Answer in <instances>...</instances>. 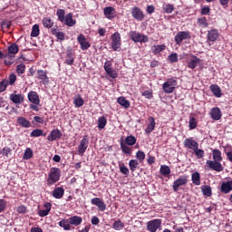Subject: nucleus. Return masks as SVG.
Masks as SVG:
<instances>
[{
    "label": "nucleus",
    "mask_w": 232,
    "mask_h": 232,
    "mask_svg": "<svg viewBox=\"0 0 232 232\" xmlns=\"http://www.w3.org/2000/svg\"><path fill=\"white\" fill-rule=\"evenodd\" d=\"M212 157L213 160H207L206 166L209 169H212L213 171H218V173H220V171H224V167L222 166V151H220L218 149H215L212 150Z\"/></svg>",
    "instance_id": "obj_1"
},
{
    "label": "nucleus",
    "mask_w": 232,
    "mask_h": 232,
    "mask_svg": "<svg viewBox=\"0 0 232 232\" xmlns=\"http://www.w3.org/2000/svg\"><path fill=\"white\" fill-rule=\"evenodd\" d=\"M60 179H61V169L52 168L47 179L48 186H52L53 184L59 182Z\"/></svg>",
    "instance_id": "obj_2"
},
{
    "label": "nucleus",
    "mask_w": 232,
    "mask_h": 232,
    "mask_svg": "<svg viewBox=\"0 0 232 232\" xmlns=\"http://www.w3.org/2000/svg\"><path fill=\"white\" fill-rule=\"evenodd\" d=\"M129 37L133 43H148V41H150L148 35L142 34L137 31H130L129 33Z\"/></svg>",
    "instance_id": "obj_3"
},
{
    "label": "nucleus",
    "mask_w": 232,
    "mask_h": 232,
    "mask_svg": "<svg viewBox=\"0 0 232 232\" xmlns=\"http://www.w3.org/2000/svg\"><path fill=\"white\" fill-rule=\"evenodd\" d=\"M178 82L175 78L168 79L162 85L163 92L165 93H173L175 92V88H177Z\"/></svg>",
    "instance_id": "obj_4"
},
{
    "label": "nucleus",
    "mask_w": 232,
    "mask_h": 232,
    "mask_svg": "<svg viewBox=\"0 0 232 232\" xmlns=\"http://www.w3.org/2000/svg\"><path fill=\"white\" fill-rule=\"evenodd\" d=\"M188 179H189V177L188 175H183V176L179 177V179H177L176 180H174V182L172 184L173 191L175 193H177V191H179V189H180V187L186 186L188 182Z\"/></svg>",
    "instance_id": "obj_5"
},
{
    "label": "nucleus",
    "mask_w": 232,
    "mask_h": 232,
    "mask_svg": "<svg viewBox=\"0 0 232 232\" xmlns=\"http://www.w3.org/2000/svg\"><path fill=\"white\" fill-rule=\"evenodd\" d=\"M188 39H191V33H189V31H179L174 37V41L178 46L182 44V41H186Z\"/></svg>",
    "instance_id": "obj_6"
},
{
    "label": "nucleus",
    "mask_w": 232,
    "mask_h": 232,
    "mask_svg": "<svg viewBox=\"0 0 232 232\" xmlns=\"http://www.w3.org/2000/svg\"><path fill=\"white\" fill-rule=\"evenodd\" d=\"M103 68H104L107 75H109V77H111V79H117V77H119L117 71H115L113 68H111V61H106L104 63Z\"/></svg>",
    "instance_id": "obj_7"
},
{
    "label": "nucleus",
    "mask_w": 232,
    "mask_h": 232,
    "mask_svg": "<svg viewBox=\"0 0 232 232\" xmlns=\"http://www.w3.org/2000/svg\"><path fill=\"white\" fill-rule=\"evenodd\" d=\"M111 48L114 52L119 51V48H121V34L118 32L114 33L111 36Z\"/></svg>",
    "instance_id": "obj_8"
},
{
    "label": "nucleus",
    "mask_w": 232,
    "mask_h": 232,
    "mask_svg": "<svg viewBox=\"0 0 232 232\" xmlns=\"http://www.w3.org/2000/svg\"><path fill=\"white\" fill-rule=\"evenodd\" d=\"M161 224H162V220L160 219H154V220L149 221L147 223V229L148 231H150V232H157L159 227H160Z\"/></svg>",
    "instance_id": "obj_9"
},
{
    "label": "nucleus",
    "mask_w": 232,
    "mask_h": 232,
    "mask_svg": "<svg viewBox=\"0 0 232 232\" xmlns=\"http://www.w3.org/2000/svg\"><path fill=\"white\" fill-rule=\"evenodd\" d=\"M90 144V140H88V138L83 137L82 140L80 141V144L78 146V153L79 155H84L86 153V150H88V145Z\"/></svg>",
    "instance_id": "obj_10"
},
{
    "label": "nucleus",
    "mask_w": 232,
    "mask_h": 232,
    "mask_svg": "<svg viewBox=\"0 0 232 232\" xmlns=\"http://www.w3.org/2000/svg\"><path fill=\"white\" fill-rule=\"evenodd\" d=\"M183 145L188 150H192L194 151L198 148V142L197 140H193L192 138H188L183 141Z\"/></svg>",
    "instance_id": "obj_11"
},
{
    "label": "nucleus",
    "mask_w": 232,
    "mask_h": 232,
    "mask_svg": "<svg viewBox=\"0 0 232 232\" xmlns=\"http://www.w3.org/2000/svg\"><path fill=\"white\" fill-rule=\"evenodd\" d=\"M6 55H8L7 59H14L15 57V53H19V45L17 44L13 43L7 49Z\"/></svg>",
    "instance_id": "obj_12"
},
{
    "label": "nucleus",
    "mask_w": 232,
    "mask_h": 232,
    "mask_svg": "<svg viewBox=\"0 0 232 232\" xmlns=\"http://www.w3.org/2000/svg\"><path fill=\"white\" fill-rule=\"evenodd\" d=\"M131 15L136 21H143L144 20V12L140 7L134 6L131 11Z\"/></svg>",
    "instance_id": "obj_13"
},
{
    "label": "nucleus",
    "mask_w": 232,
    "mask_h": 232,
    "mask_svg": "<svg viewBox=\"0 0 232 232\" xmlns=\"http://www.w3.org/2000/svg\"><path fill=\"white\" fill-rule=\"evenodd\" d=\"M61 137H63L61 130L53 129L47 136V140H49V142H53V140H57V139H61Z\"/></svg>",
    "instance_id": "obj_14"
},
{
    "label": "nucleus",
    "mask_w": 232,
    "mask_h": 232,
    "mask_svg": "<svg viewBox=\"0 0 232 232\" xmlns=\"http://www.w3.org/2000/svg\"><path fill=\"white\" fill-rule=\"evenodd\" d=\"M77 41L81 46V50H88L92 46V44H89L88 41H86V36L84 34H81L77 37Z\"/></svg>",
    "instance_id": "obj_15"
},
{
    "label": "nucleus",
    "mask_w": 232,
    "mask_h": 232,
    "mask_svg": "<svg viewBox=\"0 0 232 232\" xmlns=\"http://www.w3.org/2000/svg\"><path fill=\"white\" fill-rule=\"evenodd\" d=\"M212 121H220L222 119V111L218 107H213L209 112Z\"/></svg>",
    "instance_id": "obj_16"
},
{
    "label": "nucleus",
    "mask_w": 232,
    "mask_h": 232,
    "mask_svg": "<svg viewBox=\"0 0 232 232\" xmlns=\"http://www.w3.org/2000/svg\"><path fill=\"white\" fill-rule=\"evenodd\" d=\"M91 203L92 206H97L100 211H106V203L101 198H93Z\"/></svg>",
    "instance_id": "obj_17"
},
{
    "label": "nucleus",
    "mask_w": 232,
    "mask_h": 232,
    "mask_svg": "<svg viewBox=\"0 0 232 232\" xmlns=\"http://www.w3.org/2000/svg\"><path fill=\"white\" fill-rule=\"evenodd\" d=\"M232 191V180L225 181L221 183L220 192L224 195H227V193H231Z\"/></svg>",
    "instance_id": "obj_18"
},
{
    "label": "nucleus",
    "mask_w": 232,
    "mask_h": 232,
    "mask_svg": "<svg viewBox=\"0 0 232 232\" xmlns=\"http://www.w3.org/2000/svg\"><path fill=\"white\" fill-rule=\"evenodd\" d=\"M73 63H75V58L73 57V51L72 49H68L65 53V64L69 66H73Z\"/></svg>",
    "instance_id": "obj_19"
},
{
    "label": "nucleus",
    "mask_w": 232,
    "mask_h": 232,
    "mask_svg": "<svg viewBox=\"0 0 232 232\" xmlns=\"http://www.w3.org/2000/svg\"><path fill=\"white\" fill-rule=\"evenodd\" d=\"M220 36V34L218 33V30L217 29H211L208 32L207 39L208 41H210L211 43H215L217 39Z\"/></svg>",
    "instance_id": "obj_20"
},
{
    "label": "nucleus",
    "mask_w": 232,
    "mask_h": 232,
    "mask_svg": "<svg viewBox=\"0 0 232 232\" xmlns=\"http://www.w3.org/2000/svg\"><path fill=\"white\" fill-rule=\"evenodd\" d=\"M37 75H38V79L42 81L43 84H48V82H50L47 71L38 70Z\"/></svg>",
    "instance_id": "obj_21"
},
{
    "label": "nucleus",
    "mask_w": 232,
    "mask_h": 232,
    "mask_svg": "<svg viewBox=\"0 0 232 232\" xmlns=\"http://www.w3.org/2000/svg\"><path fill=\"white\" fill-rule=\"evenodd\" d=\"M27 97L30 102H32L33 104L39 105L41 102V100L39 99V94H37V92L34 91L29 92Z\"/></svg>",
    "instance_id": "obj_22"
},
{
    "label": "nucleus",
    "mask_w": 232,
    "mask_h": 232,
    "mask_svg": "<svg viewBox=\"0 0 232 232\" xmlns=\"http://www.w3.org/2000/svg\"><path fill=\"white\" fill-rule=\"evenodd\" d=\"M9 99L14 104H21V103L24 102V95H23V94L12 93V94H10Z\"/></svg>",
    "instance_id": "obj_23"
},
{
    "label": "nucleus",
    "mask_w": 232,
    "mask_h": 232,
    "mask_svg": "<svg viewBox=\"0 0 232 232\" xmlns=\"http://www.w3.org/2000/svg\"><path fill=\"white\" fill-rule=\"evenodd\" d=\"M63 23L66 26H75L77 24V21L73 20V14L69 13L65 15Z\"/></svg>",
    "instance_id": "obj_24"
},
{
    "label": "nucleus",
    "mask_w": 232,
    "mask_h": 232,
    "mask_svg": "<svg viewBox=\"0 0 232 232\" xmlns=\"http://www.w3.org/2000/svg\"><path fill=\"white\" fill-rule=\"evenodd\" d=\"M44 207L45 208L44 210H39L38 211V215L40 217H48V215H50V211H52V203L50 202H45L44 204Z\"/></svg>",
    "instance_id": "obj_25"
},
{
    "label": "nucleus",
    "mask_w": 232,
    "mask_h": 232,
    "mask_svg": "<svg viewBox=\"0 0 232 232\" xmlns=\"http://www.w3.org/2000/svg\"><path fill=\"white\" fill-rule=\"evenodd\" d=\"M209 90L212 92L215 97H218V98L222 97V89H220V86L217 84H211L209 86Z\"/></svg>",
    "instance_id": "obj_26"
},
{
    "label": "nucleus",
    "mask_w": 232,
    "mask_h": 232,
    "mask_svg": "<svg viewBox=\"0 0 232 232\" xmlns=\"http://www.w3.org/2000/svg\"><path fill=\"white\" fill-rule=\"evenodd\" d=\"M198 64H200V58L192 55V59L188 63V68H190V70H195Z\"/></svg>",
    "instance_id": "obj_27"
},
{
    "label": "nucleus",
    "mask_w": 232,
    "mask_h": 232,
    "mask_svg": "<svg viewBox=\"0 0 232 232\" xmlns=\"http://www.w3.org/2000/svg\"><path fill=\"white\" fill-rule=\"evenodd\" d=\"M17 124H19V126H22V128H31L32 127V123L30 122V121L26 120V118L24 117H18L16 120Z\"/></svg>",
    "instance_id": "obj_28"
},
{
    "label": "nucleus",
    "mask_w": 232,
    "mask_h": 232,
    "mask_svg": "<svg viewBox=\"0 0 232 232\" xmlns=\"http://www.w3.org/2000/svg\"><path fill=\"white\" fill-rule=\"evenodd\" d=\"M53 197L54 198H63L64 197V188L63 187H57L53 190Z\"/></svg>",
    "instance_id": "obj_29"
},
{
    "label": "nucleus",
    "mask_w": 232,
    "mask_h": 232,
    "mask_svg": "<svg viewBox=\"0 0 232 232\" xmlns=\"http://www.w3.org/2000/svg\"><path fill=\"white\" fill-rule=\"evenodd\" d=\"M113 12H115V8L111 6H107L103 9V14L107 19H113V17H115V14Z\"/></svg>",
    "instance_id": "obj_30"
},
{
    "label": "nucleus",
    "mask_w": 232,
    "mask_h": 232,
    "mask_svg": "<svg viewBox=\"0 0 232 232\" xmlns=\"http://www.w3.org/2000/svg\"><path fill=\"white\" fill-rule=\"evenodd\" d=\"M59 27L56 26V28H53L51 30V34L53 35H54V37H56L57 39H59V41H64L66 35L64 34V33L63 32H59Z\"/></svg>",
    "instance_id": "obj_31"
},
{
    "label": "nucleus",
    "mask_w": 232,
    "mask_h": 232,
    "mask_svg": "<svg viewBox=\"0 0 232 232\" xmlns=\"http://www.w3.org/2000/svg\"><path fill=\"white\" fill-rule=\"evenodd\" d=\"M69 223L71 224V226H81L82 224V218L79 216H72L69 218Z\"/></svg>",
    "instance_id": "obj_32"
},
{
    "label": "nucleus",
    "mask_w": 232,
    "mask_h": 232,
    "mask_svg": "<svg viewBox=\"0 0 232 232\" xmlns=\"http://www.w3.org/2000/svg\"><path fill=\"white\" fill-rule=\"evenodd\" d=\"M153 130H155V118L150 116V117H149V124H148L147 128L145 129V133L150 135V133H151V131H153Z\"/></svg>",
    "instance_id": "obj_33"
},
{
    "label": "nucleus",
    "mask_w": 232,
    "mask_h": 232,
    "mask_svg": "<svg viewBox=\"0 0 232 232\" xmlns=\"http://www.w3.org/2000/svg\"><path fill=\"white\" fill-rule=\"evenodd\" d=\"M117 102L118 104H120V106H122V108H125V110H128V108L131 106V104L130 103V101L126 100L124 96L119 97L117 99Z\"/></svg>",
    "instance_id": "obj_34"
},
{
    "label": "nucleus",
    "mask_w": 232,
    "mask_h": 232,
    "mask_svg": "<svg viewBox=\"0 0 232 232\" xmlns=\"http://www.w3.org/2000/svg\"><path fill=\"white\" fill-rule=\"evenodd\" d=\"M58 225L63 227L64 231H70L72 229V225L70 224V219H62Z\"/></svg>",
    "instance_id": "obj_35"
},
{
    "label": "nucleus",
    "mask_w": 232,
    "mask_h": 232,
    "mask_svg": "<svg viewBox=\"0 0 232 232\" xmlns=\"http://www.w3.org/2000/svg\"><path fill=\"white\" fill-rule=\"evenodd\" d=\"M164 50H166V44H160V45H153L151 47V52L152 53H154L155 55L160 53V52H164Z\"/></svg>",
    "instance_id": "obj_36"
},
{
    "label": "nucleus",
    "mask_w": 232,
    "mask_h": 232,
    "mask_svg": "<svg viewBox=\"0 0 232 232\" xmlns=\"http://www.w3.org/2000/svg\"><path fill=\"white\" fill-rule=\"evenodd\" d=\"M125 144L127 146H135L137 144V138L133 135H129L125 138Z\"/></svg>",
    "instance_id": "obj_37"
},
{
    "label": "nucleus",
    "mask_w": 232,
    "mask_h": 232,
    "mask_svg": "<svg viewBox=\"0 0 232 232\" xmlns=\"http://www.w3.org/2000/svg\"><path fill=\"white\" fill-rule=\"evenodd\" d=\"M42 24L44 28H52L53 26V20L50 17H44L42 20Z\"/></svg>",
    "instance_id": "obj_38"
},
{
    "label": "nucleus",
    "mask_w": 232,
    "mask_h": 232,
    "mask_svg": "<svg viewBox=\"0 0 232 232\" xmlns=\"http://www.w3.org/2000/svg\"><path fill=\"white\" fill-rule=\"evenodd\" d=\"M201 191L205 197H211L213 195L211 187L208 185H204L201 187Z\"/></svg>",
    "instance_id": "obj_39"
},
{
    "label": "nucleus",
    "mask_w": 232,
    "mask_h": 232,
    "mask_svg": "<svg viewBox=\"0 0 232 232\" xmlns=\"http://www.w3.org/2000/svg\"><path fill=\"white\" fill-rule=\"evenodd\" d=\"M191 180H192V183H193L195 186H200V173H198V172H194V173L191 175Z\"/></svg>",
    "instance_id": "obj_40"
},
{
    "label": "nucleus",
    "mask_w": 232,
    "mask_h": 232,
    "mask_svg": "<svg viewBox=\"0 0 232 232\" xmlns=\"http://www.w3.org/2000/svg\"><path fill=\"white\" fill-rule=\"evenodd\" d=\"M106 124H108V120H106V117L101 116L98 119V128L100 130H104V128H106Z\"/></svg>",
    "instance_id": "obj_41"
},
{
    "label": "nucleus",
    "mask_w": 232,
    "mask_h": 232,
    "mask_svg": "<svg viewBox=\"0 0 232 232\" xmlns=\"http://www.w3.org/2000/svg\"><path fill=\"white\" fill-rule=\"evenodd\" d=\"M160 173L161 175H163L164 177H168V175H169V173H171V169H169V166H168V165H161Z\"/></svg>",
    "instance_id": "obj_42"
},
{
    "label": "nucleus",
    "mask_w": 232,
    "mask_h": 232,
    "mask_svg": "<svg viewBox=\"0 0 232 232\" xmlns=\"http://www.w3.org/2000/svg\"><path fill=\"white\" fill-rule=\"evenodd\" d=\"M56 15L60 23H64V19L66 18V12L64 11V9H58L56 12Z\"/></svg>",
    "instance_id": "obj_43"
},
{
    "label": "nucleus",
    "mask_w": 232,
    "mask_h": 232,
    "mask_svg": "<svg viewBox=\"0 0 232 232\" xmlns=\"http://www.w3.org/2000/svg\"><path fill=\"white\" fill-rule=\"evenodd\" d=\"M30 137H46V133L41 129H35L30 133Z\"/></svg>",
    "instance_id": "obj_44"
},
{
    "label": "nucleus",
    "mask_w": 232,
    "mask_h": 232,
    "mask_svg": "<svg viewBox=\"0 0 232 232\" xmlns=\"http://www.w3.org/2000/svg\"><path fill=\"white\" fill-rule=\"evenodd\" d=\"M112 229H115V231H121V229H124V224L121 219H118L112 224Z\"/></svg>",
    "instance_id": "obj_45"
},
{
    "label": "nucleus",
    "mask_w": 232,
    "mask_h": 232,
    "mask_svg": "<svg viewBox=\"0 0 232 232\" xmlns=\"http://www.w3.org/2000/svg\"><path fill=\"white\" fill-rule=\"evenodd\" d=\"M73 104L75 108H81L82 106H84V100L81 95H78L77 98L73 100Z\"/></svg>",
    "instance_id": "obj_46"
},
{
    "label": "nucleus",
    "mask_w": 232,
    "mask_h": 232,
    "mask_svg": "<svg viewBox=\"0 0 232 232\" xmlns=\"http://www.w3.org/2000/svg\"><path fill=\"white\" fill-rule=\"evenodd\" d=\"M121 149L124 155H131V148L128 147L124 141H121Z\"/></svg>",
    "instance_id": "obj_47"
},
{
    "label": "nucleus",
    "mask_w": 232,
    "mask_h": 232,
    "mask_svg": "<svg viewBox=\"0 0 232 232\" xmlns=\"http://www.w3.org/2000/svg\"><path fill=\"white\" fill-rule=\"evenodd\" d=\"M198 24L202 28H208V26H209V24L208 23V19L205 16L198 18Z\"/></svg>",
    "instance_id": "obj_48"
},
{
    "label": "nucleus",
    "mask_w": 232,
    "mask_h": 232,
    "mask_svg": "<svg viewBox=\"0 0 232 232\" xmlns=\"http://www.w3.org/2000/svg\"><path fill=\"white\" fill-rule=\"evenodd\" d=\"M32 157H34V151L30 148L26 149L23 156L24 160H30Z\"/></svg>",
    "instance_id": "obj_49"
},
{
    "label": "nucleus",
    "mask_w": 232,
    "mask_h": 232,
    "mask_svg": "<svg viewBox=\"0 0 232 232\" xmlns=\"http://www.w3.org/2000/svg\"><path fill=\"white\" fill-rule=\"evenodd\" d=\"M193 151L197 159H204V155H206V152L204 151V150L198 149V147H197Z\"/></svg>",
    "instance_id": "obj_50"
},
{
    "label": "nucleus",
    "mask_w": 232,
    "mask_h": 232,
    "mask_svg": "<svg viewBox=\"0 0 232 232\" xmlns=\"http://www.w3.org/2000/svg\"><path fill=\"white\" fill-rule=\"evenodd\" d=\"M41 30L39 29V24H34L32 27V32H31V37H39Z\"/></svg>",
    "instance_id": "obj_51"
},
{
    "label": "nucleus",
    "mask_w": 232,
    "mask_h": 232,
    "mask_svg": "<svg viewBox=\"0 0 232 232\" xmlns=\"http://www.w3.org/2000/svg\"><path fill=\"white\" fill-rule=\"evenodd\" d=\"M130 171H135L139 168V161L137 160H130L129 162Z\"/></svg>",
    "instance_id": "obj_52"
},
{
    "label": "nucleus",
    "mask_w": 232,
    "mask_h": 232,
    "mask_svg": "<svg viewBox=\"0 0 232 232\" xmlns=\"http://www.w3.org/2000/svg\"><path fill=\"white\" fill-rule=\"evenodd\" d=\"M175 10V6L171 4H167L163 7L164 14H173V11Z\"/></svg>",
    "instance_id": "obj_53"
},
{
    "label": "nucleus",
    "mask_w": 232,
    "mask_h": 232,
    "mask_svg": "<svg viewBox=\"0 0 232 232\" xmlns=\"http://www.w3.org/2000/svg\"><path fill=\"white\" fill-rule=\"evenodd\" d=\"M198 122L195 117H191L188 121V128L189 130H195L197 128Z\"/></svg>",
    "instance_id": "obj_54"
},
{
    "label": "nucleus",
    "mask_w": 232,
    "mask_h": 232,
    "mask_svg": "<svg viewBox=\"0 0 232 232\" xmlns=\"http://www.w3.org/2000/svg\"><path fill=\"white\" fill-rule=\"evenodd\" d=\"M6 88H8V80L4 79L0 82V93H3V92H5Z\"/></svg>",
    "instance_id": "obj_55"
},
{
    "label": "nucleus",
    "mask_w": 232,
    "mask_h": 232,
    "mask_svg": "<svg viewBox=\"0 0 232 232\" xmlns=\"http://www.w3.org/2000/svg\"><path fill=\"white\" fill-rule=\"evenodd\" d=\"M24 72H26V65L21 63L16 66V73H18V75H23Z\"/></svg>",
    "instance_id": "obj_56"
},
{
    "label": "nucleus",
    "mask_w": 232,
    "mask_h": 232,
    "mask_svg": "<svg viewBox=\"0 0 232 232\" xmlns=\"http://www.w3.org/2000/svg\"><path fill=\"white\" fill-rule=\"evenodd\" d=\"M136 159L140 160V162H144V160L146 159V154L142 150H138L136 152Z\"/></svg>",
    "instance_id": "obj_57"
},
{
    "label": "nucleus",
    "mask_w": 232,
    "mask_h": 232,
    "mask_svg": "<svg viewBox=\"0 0 232 232\" xmlns=\"http://www.w3.org/2000/svg\"><path fill=\"white\" fill-rule=\"evenodd\" d=\"M1 155L4 157H8V155H12V149L10 147H5L1 151Z\"/></svg>",
    "instance_id": "obj_58"
},
{
    "label": "nucleus",
    "mask_w": 232,
    "mask_h": 232,
    "mask_svg": "<svg viewBox=\"0 0 232 232\" xmlns=\"http://www.w3.org/2000/svg\"><path fill=\"white\" fill-rule=\"evenodd\" d=\"M169 63H179V54L177 53H174L168 57Z\"/></svg>",
    "instance_id": "obj_59"
},
{
    "label": "nucleus",
    "mask_w": 232,
    "mask_h": 232,
    "mask_svg": "<svg viewBox=\"0 0 232 232\" xmlns=\"http://www.w3.org/2000/svg\"><path fill=\"white\" fill-rule=\"evenodd\" d=\"M211 13V8H209V6H206L204 5L203 7H201V15H209V14Z\"/></svg>",
    "instance_id": "obj_60"
},
{
    "label": "nucleus",
    "mask_w": 232,
    "mask_h": 232,
    "mask_svg": "<svg viewBox=\"0 0 232 232\" xmlns=\"http://www.w3.org/2000/svg\"><path fill=\"white\" fill-rule=\"evenodd\" d=\"M8 81V84H10V86H14V84H15V81H17V76L14 73L10 74L9 76V80Z\"/></svg>",
    "instance_id": "obj_61"
},
{
    "label": "nucleus",
    "mask_w": 232,
    "mask_h": 232,
    "mask_svg": "<svg viewBox=\"0 0 232 232\" xmlns=\"http://www.w3.org/2000/svg\"><path fill=\"white\" fill-rule=\"evenodd\" d=\"M120 171L122 175H130V169L124 165H120Z\"/></svg>",
    "instance_id": "obj_62"
},
{
    "label": "nucleus",
    "mask_w": 232,
    "mask_h": 232,
    "mask_svg": "<svg viewBox=\"0 0 232 232\" xmlns=\"http://www.w3.org/2000/svg\"><path fill=\"white\" fill-rule=\"evenodd\" d=\"M6 209V200L0 199V213H3Z\"/></svg>",
    "instance_id": "obj_63"
},
{
    "label": "nucleus",
    "mask_w": 232,
    "mask_h": 232,
    "mask_svg": "<svg viewBox=\"0 0 232 232\" xmlns=\"http://www.w3.org/2000/svg\"><path fill=\"white\" fill-rule=\"evenodd\" d=\"M2 28H6L9 30L10 26H12V22L10 21H4L1 24Z\"/></svg>",
    "instance_id": "obj_64"
}]
</instances>
